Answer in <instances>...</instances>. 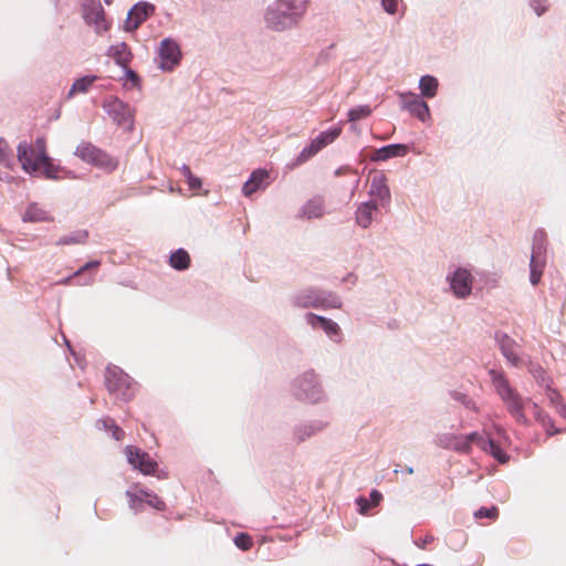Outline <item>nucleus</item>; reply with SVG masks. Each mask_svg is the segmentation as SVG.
<instances>
[{"label": "nucleus", "instance_id": "nucleus-1", "mask_svg": "<svg viewBox=\"0 0 566 566\" xmlns=\"http://www.w3.org/2000/svg\"><path fill=\"white\" fill-rule=\"evenodd\" d=\"M491 381L505 405L507 412L515 419V421L523 426H530L531 421L526 416V409L533 411L535 420L543 426L547 434L553 436L558 432L554 429L551 418L544 410L531 398H523L509 382V379L503 373L497 370H490Z\"/></svg>", "mask_w": 566, "mask_h": 566}, {"label": "nucleus", "instance_id": "nucleus-2", "mask_svg": "<svg viewBox=\"0 0 566 566\" xmlns=\"http://www.w3.org/2000/svg\"><path fill=\"white\" fill-rule=\"evenodd\" d=\"M18 160L22 169L34 176H44L49 179H55L60 171L46 153V140L39 137L33 144L22 142L17 148Z\"/></svg>", "mask_w": 566, "mask_h": 566}, {"label": "nucleus", "instance_id": "nucleus-3", "mask_svg": "<svg viewBox=\"0 0 566 566\" xmlns=\"http://www.w3.org/2000/svg\"><path fill=\"white\" fill-rule=\"evenodd\" d=\"M306 10V0H277L276 8L266 13V21L275 30H283L295 24Z\"/></svg>", "mask_w": 566, "mask_h": 566}, {"label": "nucleus", "instance_id": "nucleus-4", "mask_svg": "<svg viewBox=\"0 0 566 566\" xmlns=\"http://www.w3.org/2000/svg\"><path fill=\"white\" fill-rule=\"evenodd\" d=\"M74 155L83 161L107 172H112L118 167V161L115 158L91 143H81L76 147Z\"/></svg>", "mask_w": 566, "mask_h": 566}, {"label": "nucleus", "instance_id": "nucleus-5", "mask_svg": "<svg viewBox=\"0 0 566 566\" xmlns=\"http://www.w3.org/2000/svg\"><path fill=\"white\" fill-rule=\"evenodd\" d=\"M342 133L340 127H334L329 130L321 133L316 138L312 139L308 146H306L297 156L296 165L306 163L310 158L315 156L324 147L332 144Z\"/></svg>", "mask_w": 566, "mask_h": 566}, {"label": "nucleus", "instance_id": "nucleus-6", "mask_svg": "<svg viewBox=\"0 0 566 566\" xmlns=\"http://www.w3.org/2000/svg\"><path fill=\"white\" fill-rule=\"evenodd\" d=\"M82 10L85 22L93 25L97 33L109 29L111 23L105 18V11L99 0H84Z\"/></svg>", "mask_w": 566, "mask_h": 566}, {"label": "nucleus", "instance_id": "nucleus-7", "mask_svg": "<svg viewBox=\"0 0 566 566\" xmlns=\"http://www.w3.org/2000/svg\"><path fill=\"white\" fill-rule=\"evenodd\" d=\"M125 454L128 463L133 465L134 469L139 470L143 474H154L158 468L157 462L153 460L147 452L137 447L127 446L125 448Z\"/></svg>", "mask_w": 566, "mask_h": 566}, {"label": "nucleus", "instance_id": "nucleus-8", "mask_svg": "<svg viewBox=\"0 0 566 566\" xmlns=\"http://www.w3.org/2000/svg\"><path fill=\"white\" fill-rule=\"evenodd\" d=\"M401 105L405 109H407L411 115L416 116L421 122H427L430 118V109L428 104L417 94H401Z\"/></svg>", "mask_w": 566, "mask_h": 566}, {"label": "nucleus", "instance_id": "nucleus-9", "mask_svg": "<svg viewBox=\"0 0 566 566\" xmlns=\"http://www.w3.org/2000/svg\"><path fill=\"white\" fill-rule=\"evenodd\" d=\"M160 66L164 70H172L180 60V50L176 42L170 39H165L159 48Z\"/></svg>", "mask_w": 566, "mask_h": 566}, {"label": "nucleus", "instance_id": "nucleus-10", "mask_svg": "<svg viewBox=\"0 0 566 566\" xmlns=\"http://www.w3.org/2000/svg\"><path fill=\"white\" fill-rule=\"evenodd\" d=\"M451 287L458 297H465L472 290V277L469 271L458 269L451 277Z\"/></svg>", "mask_w": 566, "mask_h": 566}, {"label": "nucleus", "instance_id": "nucleus-11", "mask_svg": "<svg viewBox=\"0 0 566 566\" xmlns=\"http://www.w3.org/2000/svg\"><path fill=\"white\" fill-rule=\"evenodd\" d=\"M155 7L150 3H137L128 13L126 27L129 30H136L150 14L154 13Z\"/></svg>", "mask_w": 566, "mask_h": 566}, {"label": "nucleus", "instance_id": "nucleus-12", "mask_svg": "<svg viewBox=\"0 0 566 566\" xmlns=\"http://www.w3.org/2000/svg\"><path fill=\"white\" fill-rule=\"evenodd\" d=\"M438 446L455 452L469 454V444L465 443L464 434L444 433L438 438Z\"/></svg>", "mask_w": 566, "mask_h": 566}, {"label": "nucleus", "instance_id": "nucleus-13", "mask_svg": "<svg viewBox=\"0 0 566 566\" xmlns=\"http://www.w3.org/2000/svg\"><path fill=\"white\" fill-rule=\"evenodd\" d=\"M269 171L265 169H256L252 172L250 179L243 185L242 192L249 197L259 189H264L269 182Z\"/></svg>", "mask_w": 566, "mask_h": 566}, {"label": "nucleus", "instance_id": "nucleus-14", "mask_svg": "<svg viewBox=\"0 0 566 566\" xmlns=\"http://www.w3.org/2000/svg\"><path fill=\"white\" fill-rule=\"evenodd\" d=\"M496 339L499 342L501 352L506 357V359L509 361H511L513 365H517L520 361V358L515 350V347H516L515 340L506 334H496Z\"/></svg>", "mask_w": 566, "mask_h": 566}, {"label": "nucleus", "instance_id": "nucleus-15", "mask_svg": "<svg viewBox=\"0 0 566 566\" xmlns=\"http://www.w3.org/2000/svg\"><path fill=\"white\" fill-rule=\"evenodd\" d=\"M108 55L124 69H127L132 60L129 48L124 42L112 45L109 48Z\"/></svg>", "mask_w": 566, "mask_h": 566}, {"label": "nucleus", "instance_id": "nucleus-16", "mask_svg": "<svg viewBox=\"0 0 566 566\" xmlns=\"http://www.w3.org/2000/svg\"><path fill=\"white\" fill-rule=\"evenodd\" d=\"M408 147L402 144H394L378 149L373 157L374 160H387L392 157H402L407 155Z\"/></svg>", "mask_w": 566, "mask_h": 566}, {"label": "nucleus", "instance_id": "nucleus-17", "mask_svg": "<svg viewBox=\"0 0 566 566\" xmlns=\"http://www.w3.org/2000/svg\"><path fill=\"white\" fill-rule=\"evenodd\" d=\"M307 323L312 325L314 328H322L324 329L328 335L337 334L339 331L338 325L325 317L315 315L313 313H310L306 315Z\"/></svg>", "mask_w": 566, "mask_h": 566}, {"label": "nucleus", "instance_id": "nucleus-18", "mask_svg": "<svg viewBox=\"0 0 566 566\" xmlns=\"http://www.w3.org/2000/svg\"><path fill=\"white\" fill-rule=\"evenodd\" d=\"M369 193L380 200L389 199V189L386 185L384 175H375L370 182Z\"/></svg>", "mask_w": 566, "mask_h": 566}, {"label": "nucleus", "instance_id": "nucleus-19", "mask_svg": "<svg viewBox=\"0 0 566 566\" xmlns=\"http://www.w3.org/2000/svg\"><path fill=\"white\" fill-rule=\"evenodd\" d=\"M376 210L377 205L374 201L365 202L361 206H359L356 213L357 223L363 228L369 227L373 221V214Z\"/></svg>", "mask_w": 566, "mask_h": 566}, {"label": "nucleus", "instance_id": "nucleus-20", "mask_svg": "<svg viewBox=\"0 0 566 566\" xmlns=\"http://www.w3.org/2000/svg\"><path fill=\"white\" fill-rule=\"evenodd\" d=\"M24 221L30 222H43V221H52L53 218L50 217L49 212L45 211L43 208L38 206L36 203H32L28 207L24 216Z\"/></svg>", "mask_w": 566, "mask_h": 566}, {"label": "nucleus", "instance_id": "nucleus-21", "mask_svg": "<svg viewBox=\"0 0 566 566\" xmlns=\"http://www.w3.org/2000/svg\"><path fill=\"white\" fill-rule=\"evenodd\" d=\"M369 496L370 500H367L366 497H358L356 500V503L359 507V513L363 515L368 514L369 510L377 506L382 500V494L378 490H373Z\"/></svg>", "mask_w": 566, "mask_h": 566}, {"label": "nucleus", "instance_id": "nucleus-22", "mask_svg": "<svg viewBox=\"0 0 566 566\" xmlns=\"http://www.w3.org/2000/svg\"><path fill=\"white\" fill-rule=\"evenodd\" d=\"M438 86V80L430 75H424L419 81L421 95L427 98H432L437 95Z\"/></svg>", "mask_w": 566, "mask_h": 566}, {"label": "nucleus", "instance_id": "nucleus-23", "mask_svg": "<svg viewBox=\"0 0 566 566\" xmlns=\"http://www.w3.org/2000/svg\"><path fill=\"white\" fill-rule=\"evenodd\" d=\"M169 264L171 268L182 271L189 268L190 265V255L184 249H178L174 253H171L169 258Z\"/></svg>", "mask_w": 566, "mask_h": 566}, {"label": "nucleus", "instance_id": "nucleus-24", "mask_svg": "<svg viewBox=\"0 0 566 566\" xmlns=\"http://www.w3.org/2000/svg\"><path fill=\"white\" fill-rule=\"evenodd\" d=\"M295 304L301 307H318L324 305V300L319 293L311 291L308 294L297 295Z\"/></svg>", "mask_w": 566, "mask_h": 566}, {"label": "nucleus", "instance_id": "nucleus-25", "mask_svg": "<svg viewBox=\"0 0 566 566\" xmlns=\"http://www.w3.org/2000/svg\"><path fill=\"white\" fill-rule=\"evenodd\" d=\"M96 80H97V76H95V75H87V76L77 78L73 83V85L69 92V97H72L75 94L86 93Z\"/></svg>", "mask_w": 566, "mask_h": 566}, {"label": "nucleus", "instance_id": "nucleus-26", "mask_svg": "<svg viewBox=\"0 0 566 566\" xmlns=\"http://www.w3.org/2000/svg\"><path fill=\"white\" fill-rule=\"evenodd\" d=\"M303 213L307 218H319L324 213V203L319 198L311 199L303 207Z\"/></svg>", "mask_w": 566, "mask_h": 566}, {"label": "nucleus", "instance_id": "nucleus-27", "mask_svg": "<svg viewBox=\"0 0 566 566\" xmlns=\"http://www.w3.org/2000/svg\"><path fill=\"white\" fill-rule=\"evenodd\" d=\"M485 444L486 446L481 449L482 451L491 454L500 463H506L509 461V455L500 448V446L494 440L488 438Z\"/></svg>", "mask_w": 566, "mask_h": 566}, {"label": "nucleus", "instance_id": "nucleus-28", "mask_svg": "<svg viewBox=\"0 0 566 566\" xmlns=\"http://www.w3.org/2000/svg\"><path fill=\"white\" fill-rule=\"evenodd\" d=\"M88 233L85 230H80L71 235H64L59 241L57 245H70V244H84L87 240Z\"/></svg>", "mask_w": 566, "mask_h": 566}, {"label": "nucleus", "instance_id": "nucleus-29", "mask_svg": "<svg viewBox=\"0 0 566 566\" xmlns=\"http://www.w3.org/2000/svg\"><path fill=\"white\" fill-rule=\"evenodd\" d=\"M127 380L126 375L122 371L108 370L106 376L107 388L109 391H115L119 388L120 384H125Z\"/></svg>", "mask_w": 566, "mask_h": 566}, {"label": "nucleus", "instance_id": "nucleus-30", "mask_svg": "<svg viewBox=\"0 0 566 566\" xmlns=\"http://www.w3.org/2000/svg\"><path fill=\"white\" fill-rule=\"evenodd\" d=\"M140 494L144 496V502H146L149 506L158 511H164L166 509V503L156 494L147 492L143 489H140Z\"/></svg>", "mask_w": 566, "mask_h": 566}, {"label": "nucleus", "instance_id": "nucleus-31", "mask_svg": "<svg viewBox=\"0 0 566 566\" xmlns=\"http://www.w3.org/2000/svg\"><path fill=\"white\" fill-rule=\"evenodd\" d=\"M371 114V108L368 105H360L352 108L348 112V120L357 122L359 119L366 118Z\"/></svg>", "mask_w": 566, "mask_h": 566}, {"label": "nucleus", "instance_id": "nucleus-32", "mask_svg": "<svg viewBox=\"0 0 566 566\" xmlns=\"http://www.w3.org/2000/svg\"><path fill=\"white\" fill-rule=\"evenodd\" d=\"M543 263L538 262L535 258V255L533 254L532 259H531V282L533 285H536L539 281H541V277H542V274H543Z\"/></svg>", "mask_w": 566, "mask_h": 566}, {"label": "nucleus", "instance_id": "nucleus-33", "mask_svg": "<svg viewBox=\"0 0 566 566\" xmlns=\"http://www.w3.org/2000/svg\"><path fill=\"white\" fill-rule=\"evenodd\" d=\"M546 395H547L549 402L557 408V411L563 417H566V406L560 402L562 397H560L559 392H557L554 389L548 388Z\"/></svg>", "mask_w": 566, "mask_h": 566}, {"label": "nucleus", "instance_id": "nucleus-34", "mask_svg": "<svg viewBox=\"0 0 566 566\" xmlns=\"http://www.w3.org/2000/svg\"><path fill=\"white\" fill-rule=\"evenodd\" d=\"M101 422L106 430L112 432L115 440L120 441L124 439L125 432L112 419H103Z\"/></svg>", "mask_w": 566, "mask_h": 566}, {"label": "nucleus", "instance_id": "nucleus-35", "mask_svg": "<svg viewBox=\"0 0 566 566\" xmlns=\"http://www.w3.org/2000/svg\"><path fill=\"white\" fill-rule=\"evenodd\" d=\"M474 517L476 520L489 518L495 521L499 517V509L494 505L491 507H480L474 512Z\"/></svg>", "mask_w": 566, "mask_h": 566}, {"label": "nucleus", "instance_id": "nucleus-36", "mask_svg": "<svg viewBox=\"0 0 566 566\" xmlns=\"http://www.w3.org/2000/svg\"><path fill=\"white\" fill-rule=\"evenodd\" d=\"M136 491L128 490L126 491V496L128 497L129 507L133 510H140V503L144 502V496L140 494V489L135 486Z\"/></svg>", "mask_w": 566, "mask_h": 566}, {"label": "nucleus", "instance_id": "nucleus-37", "mask_svg": "<svg viewBox=\"0 0 566 566\" xmlns=\"http://www.w3.org/2000/svg\"><path fill=\"white\" fill-rule=\"evenodd\" d=\"M465 443L469 444V453L471 452L472 444H476L480 449L484 448L485 439L481 433L479 432H471L469 434H464Z\"/></svg>", "mask_w": 566, "mask_h": 566}, {"label": "nucleus", "instance_id": "nucleus-38", "mask_svg": "<svg viewBox=\"0 0 566 566\" xmlns=\"http://www.w3.org/2000/svg\"><path fill=\"white\" fill-rule=\"evenodd\" d=\"M234 544L242 551H249L253 545V541L250 535L240 533L235 536Z\"/></svg>", "mask_w": 566, "mask_h": 566}, {"label": "nucleus", "instance_id": "nucleus-39", "mask_svg": "<svg viewBox=\"0 0 566 566\" xmlns=\"http://www.w3.org/2000/svg\"><path fill=\"white\" fill-rule=\"evenodd\" d=\"M9 163H10L9 146L4 140H0V164L9 167Z\"/></svg>", "mask_w": 566, "mask_h": 566}, {"label": "nucleus", "instance_id": "nucleus-40", "mask_svg": "<svg viewBox=\"0 0 566 566\" xmlns=\"http://www.w3.org/2000/svg\"><path fill=\"white\" fill-rule=\"evenodd\" d=\"M381 4L388 13L394 14L397 12L398 0H381Z\"/></svg>", "mask_w": 566, "mask_h": 566}, {"label": "nucleus", "instance_id": "nucleus-41", "mask_svg": "<svg viewBox=\"0 0 566 566\" xmlns=\"http://www.w3.org/2000/svg\"><path fill=\"white\" fill-rule=\"evenodd\" d=\"M532 7L535 12L541 15L547 10V2L545 0H533Z\"/></svg>", "mask_w": 566, "mask_h": 566}, {"label": "nucleus", "instance_id": "nucleus-42", "mask_svg": "<svg viewBox=\"0 0 566 566\" xmlns=\"http://www.w3.org/2000/svg\"><path fill=\"white\" fill-rule=\"evenodd\" d=\"M187 181H188L189 188L192 189V190H198V189L201 188V185H202L201 180L198 177L193 176V175L188 177Z\"/></svg>", "mask_w": 566, "mask_h": 566}, {"label": "nucleus", "instance_id": "nucleus-43", "mask_svg": "<svg viewBox=\"0 0 566 566\" xmlns=\"http://www.w3.org/2000/svg\"><path fill=\"white\" fill-rule=\"evenodd\" d=\"M99 266V261H91V262H87L86 264H84L82 268H80L76 272H75V275H80L81 273H83L84 271L88 270V269H93V268H98Z\"/></svg>", "mask_w": 566, "mask_h": 566}, {"label": "nucleus", "instance_id": "nucleus-44", "mask_svg": "<svg viewBox=\"0 0 566 566\" xmlns=\"http://www.w3.org/2000/svg\"><path fill=\"white\" fill-rule=\"evenodd\" d=\"M180 170H181L182 175H184L186 178H188V177H190V176L192 175V172H191V170H190V167H189V166H187V165H184V166L181 167V169H180Z\"/></svg>", "mask_w": 566, "mask_h": 566}, {"label": "nucleus", "instance_id": "nucleus-45", "mask_svg": "<svg viewBox=\"0 0 566 566\" xmlns=\"http://www.w3.org/2000/svg\"><path fill=\"white\" fill-rule=\"evenodd\" d=\"M126 70H127V76L129 77V80H132L133 82H137V80H138L137 74L134 71L129 70L128 67Z\"/></svg>", "mask_w": 566, "mask_h": 566}, {"label": "nucleus", "instance_id": "nucleus-46", "mask_svg": "<svg viewBox=\"0 0 566 566\" xmlns=\"http://www.w3.org/2000/svg\"><path fill=\"white\" fill-rule=\"evenodd\" d=\"M462 401L465 405V407L476 410L475 403L472 400L465 399L464 397H462Z\"/></svg>", "mask_w": 566, "mask_h": 566}, {"label": "nucleus", "instance_id": "nucleus-47", "mask_svg": "<svg viewBox=\"0 0 566 566\" xmlns=\"http://www.w3.org/2000/svg\"><path fill=\"white\" fill-rule=\"evenodd\" d=\"M339 305H340V303L338 301H334L332 304L333 307H339Z\"/></svg>", "mask_w": 566, "mask_h": 566}, {"label": "nucleus", "instance_id": "nucleus-48", "mask_svg": "<svg viewBox=\"0 0 566 566\" xmlns=\"http://www.w3.org/2000/svg\"><path fill=\"white\" fill-rule=\"evenodd\" d=\"M105 1H106V3H108V4L111 3V0H105Z\"/></svg>", "mask_w": 566, "mask_h": 566}]
</instances>
